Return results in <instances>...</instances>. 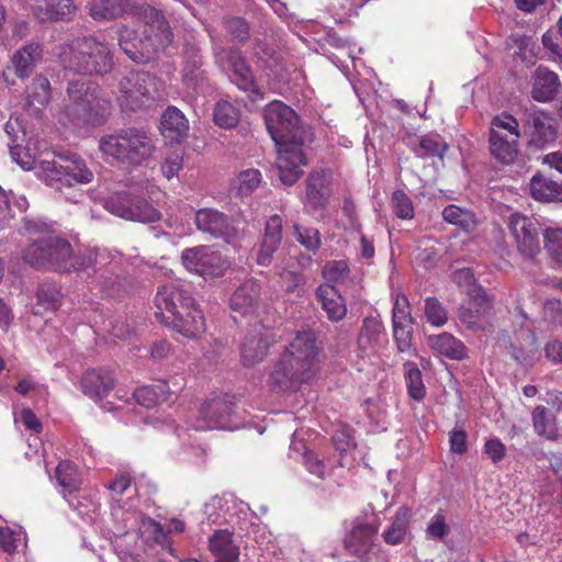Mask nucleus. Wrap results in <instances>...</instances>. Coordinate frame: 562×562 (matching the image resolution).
I'll use <instances>...</instances> for the list:
<instances>
[{
  "mask_svg": "<svg viewBox=\"0 0 562 562\" xmlns=\"http://www.w3.org/2000/svg\"><path fill=\"white\" fill-rule=\"evenodd\" d=\"M265 122L278 147L279 178L283 184L292 186L303 175L304 146L312 140L311 133L300 126L295 111L281 101H273L266 108Z\"/></svg>",
  "mask_w": 562,
  "mask_h": 562,
  "instance_id": "obj_1",
  "label": "nucleus"
},
{
  "mask_svg": "<svg viewBox=\"0 0 562 562\" xmlns=\"http://www.w3.org/2000/svg\"><path fill=\"white\" fill-rule=\"evenodd\" d=\"M111 102L102 89L90 80H72L66 88V98L55 111L56 121L67 128L97 127L109 116Z\"/></svg>",
  "mask_w": 562,
  "mask_h": 562,
  "instance_id": "obj_2",
  "label": "nucleus"
},
{
  "mask_svg": "<svg viewBox=\"0 0 562 562\" xmlns=\"http://www.w3.org/2000/svg\"><path fill=\"white\" fill-rule=\"evenodd\" d=\"M321 350L313 330L299 331L271 372V382L288 390L311 381L319 370Z\"/></svg>",
  "mask_w": 562,
  "mask_h": 562,
  "instance_id": "obj_3",
  "label": "nucleus"
},
{
  "mask_svg": "<svg viewBox=\"0 0 562 562\" xmlns=\"http://www.w3.org/2000/svg\"><path fill=\"white\" fill-rule=\"evenodd\" d=\"M156 317L187 338L204 331V317L188 286L170 282L158 288L154 300Z\"/></svg>",
  "mask_w": 562,
  "mask_h": 562,
  "instance_id": "obj_4",
  "label": "nucleus"
},
{
  "mask_svg": "<svg viewBox=\"0 0 562 562\" xmlns=\"http://www.w3.org/2000/svg\"><path fill=\"white\" fill-rule=\"evenodd\" d=\"M23 260L37 269L69 273L93 266L97 254L91 249L75 254L68 240L49 235L29 244L23 251Z\"/></svg>",
  "mask_w": 562,
  "mask_h": 562,
  "instance_id": "obj_5",
  "label": "nucleus"
},
{
  "mask_svg": "<svg viewBox=\"0 0 562 562\" xmlns=\"http://www.w3.org/2000/svg\"><path fill=\"white\" fill-rule=\"evenodd\" d=\"M140 14L145 21L144 36L131 27L123 26L119 33V45L132 60L146 63L171 43L173 34L158 9L143 4Z\"/></svg>",
  "mask_w": 562,
  "mask_h": 562,
  "instance_id": "obj_6",
  "label": "nucleus"
},
{
  "mask_svg": "<svg viewBox=\"0 0 562 562\" xmlns=\"http://www.w3.org/2000/svg\"><path fill=\"white\" fill-rule=\"evenodd\" d=\"M58 58L65 70L80 75H105L113 68L109 44L92 35L77 37L61 45Z\"/></svg>",
  "mask_w": 562,
  "mask_h": 562,
  "instance_id": "obj_7",
  "label": "nucleus"
},
{
  "mask_svg": "<svg viewBox=\"0 0 562 562\" xmlns=\"http://www.w3.org/2000/svg\"><path fill=\"white\" fill-rule=\"evenodd\" d=\"M99 149L106 161L139 166L153 156L155 143L146 130L126 127L101 137Z\"/></svg>",
  "mask_w": 562,
  "mask_h": 562,
  "instance_id": "obj_8",
  "label": "nucleus"
},
{
  "mask_svg": "<svg viewBox=\"0 0 562 562\" xmlns=\"http://www.w3.org/2000/svg\"><path fill=\"white\" fill-rule=\"evenodd\" d=\"M38 175L44 183L63 193L74 203L79 202L82 193L74 190L76 183L87 184L93 180V172L76 155L57 156L54 160H43L38 165Z\"/></svg>",
  "mask_w": 562,
  "mask_h": 562,
  "instance_id": "obj_9",
  "label": "nucleus"
},
{
  "mask_svg": "<svg viewBox=\"0 0 562 562\" xmlns=\"http://www.w3.org/2000/svg\"><path fill=\"white\" fill-rule=\"evenodd\" d=\"M519 123L515 116L501 113L491 121L488 147L492 157L499 164L513 165L519 157Z\"/></svg>",
  "mask_w": 562,
  "mask_h": 562,
  "instance_id": "obj_10",
  "label": "nucleus"
},
{
  "mask_svg": "<svg viewBox=\"0 0 562 562\" xmlns=\"http://www.w3.org/2000/svg\"><path fill=\"white\" fill-rule=\"evenodd\" d=\"M231 397H217L204 403L199 418L192 426L195 430H236L245 425L244 418L234 408Z\"/></svg>",
  "mask_w": 562,
  "mask_h": 562,
  "instance_id": "obj_11",
  "label": "nucleus"
},
{
  "mask_svg": "<svg viewBox=\"0 0 562 562\" xmlns=\"http://www.w3.org/2000/svg\"><path fill=\"white\" fill-rule=\"evenodd\" d=\"M381 526V519L372 509L371 513H364L351 521L350 529L345 536V549L355 557L363 558L374 551L378 543V531Z\"/></svg>",
  "mask_w": 562,
  "mask_h": 562,
  "instance_id": "obj_12",
  "label": "nucleus"
},
{
  "mask_svg": "<svg viewBox=\"0 0 562 562\" xmlns=\"http://www.w3.org/2000/svg\"><path fill=\"white\" fill-rule=\"evenodd\" d=\"M104 207L111 214L128 221L153 223L160 213L145 199L127 192H116L104 201Z\"/></svg>",
  "mask_w": 562,
  "mask_h": 562,
  "instance_id": "obj_13",
  "label": "nucleus"
},
{
  "mask_svg": "<svg viewBox=\"0 0 562 562\" xmlns=\"http://www.w3.org/2000/svg\"><path fill=\"white\" fill-rule=\"evenodd\" d=\"M181 260L187 270L204 278L222 276L228 268L222 254L210 246L187 248L181 254Z\"/></svg>",
  "mask_w": 562,
  "mask_h": 562,
  "instance_id": "obj_14",
  "label": "nucleus"
},
{
  "mask_svg": "<svg viewBox=\"0 0 562 562\" xmlns=\"http://www.w3.org/2000/svg\"><path fill=\"white\" fill-rule=\"evenodd\" d=\"M508 228L521 256L533 259L540 252V226L537 220L514 213L508 217Z\"/></svg>",
  "mask_w": 562,
  "mask_h": 562,
  "instance_id": "obj_15",
  "label": "nucleus"
},
{
  "mask_svg": "<svg viewBox=\"0 0 562 562\" xmlns=\"http://www.w3.org/2000/svg\"><path fill=\"white\" fill-rule=\"evenodd\" d=\"M194 223L200 232L222 239L227 244H233L240 237L239 229L235 226L234 221L216 209L204 207L198 210Z\"/></svg>",
  "mask_w": 562,
  "mask_h": 562,
  "instance_id": "obj_16",
  "label": "nucleus"
},
{
  "mask_svg": "<svg viewBox=\"0 0 562 562\" xmlns=\"http://www.w3.org/2000/svg\"><path fill=\"white\" fill-rule=\"evenodd\" d=\"M475 292L476 294H471L468 303L460 307L459 318L472 331H488L492 328V305L481 288Z\"/></svg>",
  "mask_w": 562,
  "mask_h": 562,
  "instance_id": "obj_17",
  "label": "nucleus"
},
{
  "mask_svg": "<svg viewBox=\"0 0 562 562\" xmlns=\"http://www.w3.org/2000/svg\"><path fill=\"white\" fill-rule=\"evenodd\" d=\"M151 78L144 71H128L119 82L117 100L122 108L134 110L149 92Z\"/></svg>",
  "mask_w": 562,
  "mask_h": 562,
  "instance_id": "obj_18",
  "label": "nucleus"
},
{
  "mask_svg": "<svg viewBox=\"0 0 562 562\" xmlns=\"http://www.w3.org/2000/svg\"><path fill=\"white\" fill-rule=\"evenodd\" d=\"M393 337L400 352H408L412 348L413 318L411 304L404 294L397 293L393 304Z\"/></svg>",
  "mask_w": 562,
  "mask_h": 562,
  "instance_id": "obj_19",
  "label": "nucleus"
},
{
  "mask_svg": "<svg viewBox=\"0 0 562 562\" xmlns=\"http://www.w3.org/2000/svg\"><path fill=\"white\" fill-rule=\"evenodd\" d=\"M218 64L222 69L228 74L232 82L240 90L251 95H259L252 72L239 52L232 49L223 50L222 55L218 57Z\"/></svg>",
  "mask_w": 562,
  "mask_h": 562,
  "instance_id": "obj_20",
  "label": "nucleus"
},
{
  "mask_svg": "<svg viewBox=\"0 0 562 562\" xmlns=\"http://www.w3.org/2000/svg\"><path fill=\"white\" fill-rule=\"evenodd\" d=\"M330 198L329 181L323 172H312L307 178L304 209L315 214L325 210Z\"/></svg>",
  "mask_w": 562,
  "mask_h": 562,
  "instance_id": "obj_21",
  "label": "nucleus"
},
{
  "mask_svg": "<svg viewBox=\"0 0 562 562\" xmlns=\"http://www.w3.org/2000/svg\"><path fill=\"white\" fill-rule=\"evenodd\" d=\"M282 231L283 223L279 215H272L267 220L262 241L257 254L259 266L268 267L272 262L273 255L282 241Z\"/></svg>",
  "mask_w": 562,
  "mask_h": 562,
  "instance_id": "obj_22",
  "label": "nucleus"
},
{
  "mask_svg": "<svg viewBox=\"0 0 562 562\" xmlns=\"http://www.w3.org/2000/svg\"><path fill=\"white\" fill-rule=\"evenodd\" d=\"M532 127L530 144L542 149L555 142L558 130L554 120L543 111H535L530 114Z\"/></svg>",
  "mask_w": 562,
  "mask_h": 562,
  "instance_id": "obj_23",
  "label": "nucleus"
},
{
  "mask_svg": "<svg viewBox=\"0 0 562 562\" xmlns=\"http://www.w3.org/2000/svg\"><path fill=\"white\" fill-rule=\"evenodd\" d=\"M113 372L106 369L88 370L82 380V392L94 401L101 400L114 386Z\"/></svg>",
  "mask_w": 562,
  "mask_h": 562,
  "instance_id": "obj_24",
  "label": "nucleus"
},
{
  "mask_svg": "<svg viewBox=\"0 0 562 562\" xmlns=\"http://www.w3.org/2000/svg\"><path fill=\"white\" fill-rule=\"evenodd\" d=\"M560 80L555 72L538 67L532 77L531 95L538 102L551 101L558 93Z\"/></svg>",
  "mask_w": 562,
  "mask_h": 562,
  "instance_id": "obj_25",
  "label": "nucleus"
},
{
  "mask_svg": "<svg viewBox=\"0 0 562 562\" xmlns=\"http://www.w3.org/2000/svg\"><path fill=\"white\" fill-rule=\"evenodd\" d=\"M260 285L254 280L243 283L231 297V307L241 315L251 314L259 306Z\"/></svg>",
  "mask_w": 562,
  "mask_h": 562,
  "instance_id": "obj_26",
  "label": "nucleus"
},
{
  "mask_svg": "<svg viewBox=\"0 0 562 562\" xmlns=\"http://www.w3.org/2000/svg\"><path fill=\"white\" fill-rule=\"evenodd\" d=\"M316 297L330 321L338 322L345 317L347 313L346 303L335 286L328 283L318 285Z\"/></svg>",
  "mask_w": 562,
  "mask_h": 562,
  "instance_id": "obj_27",
  "label": "nucleus"
},
{
  "mask_svg": "<svg viewBox=\"0 0 562 562\" xmlns=\"http://www.w3.org/2000/svg\"><path fill=\"white\" fill-rule=\"evenodd\" d=\"M42 56L43 49L40 44L29 43L22 46L11 58L15 75L21 79L29 78Z\"/></svg>",
  "mask_w": 562,
  "mask_h": 562,
  "instance_id": "obj_28",
  "label": "nucleus"
},
{
  "mask_svg": "<svg viewBox=\"0 0 562 562\" xmlns=\"http://www.w3.org/2000/svg\"><path fill=\"white\" fill-rule=\"evenodd\" d=\"M427 341L434 351L449 359L460 361L468 357L465 345L450 333L430 335Z\"/></svg>",
  "mask_w": 562,
  "mask_h": 562,
  "instance_id": "obj_29",
  "label": "nucleus"
},
{
  "mask_svg": "<svg viewBox=\"0 0 562 562\" xmlns=\"http://www.w3.org/2000/svg\"><path fill=\"white\" fill-rule=\"evenodd\" d=\"M228 530H217L209 539V549L216 557V562H238L239 549L234 543Z\"/></svg>",
  "mask_w": 562,
  "mask_h": 562,
  "instance_id": "obj_30",
  "label": "nucleus"
},
{
  "mask_svg": "<svg viewBox=\"0 0 562 562\" xmlns=\"http://www.w3.org/2000/svg\"><path fill=\"white\" fill-rule=\"evenodd\" d=\"M270 340L268 333L250 334L241 346V361L246 367L261 362L268 355Z\"/></svg>",
  "mask_w": 562,
  "mask_h": 562,
  "instance_id": "obj_31",
  "label": "nucleus"
},
{
  "mask_svg": "<svg viewBox=\"0 0 562 562\" xmlns=\"http://www.w3.org/2000/svg\"><path fill=\"white\" fill-rule=\"evenodd\" d=\"M531 420L537 436L550 441H557L560 438L557 417L546 406H536L531 413Z\"/></svg>",
  "mask_w": 562,
  "mask_h": 562,
  "instance_id": "obj_32",
  "label": "nucleus"
},
{
  "mask_svg": "<svg viewBox=\"0 0 562 562\" xmlns=\"http://www.w3.org/2000/svg\"><path fill=\"white\" fill-rule=\"evenodd\" d=\"M531 196L540 202H562V182L542 175H535L529 183Z\"/></svg>",
  "mask_w": 562,
  "mask_h": 562,
  "instance_id": "obj_33",
  "label": "nucleus"
},
{
  "mask_svg": "<svg viewBox=\"0 0 562 562\" xmlns=\"http://www.w3.org/2000/svg\"><path fill=\"white\" fill-rule=\"evenodd\" d=\"M161 133L170 142H180L189 131V123L180 110L169 106L161 116Z\"/></svg>",
  "mask_w": 562,
  "mask_h": 562,
  "instance_id": "obj_34",
  "label": "nucleus"
},
{
  "mask_svg": "<svg viewBox=\"0 0 562 562\" xmlns=\"http://www.w3.org/2000/svg\"><path fill=\"white\" fill-rule=\"evenodd\" d=\"M128 0H91L89 14L94 21H112L123 15Z\"/></svg>",
  "mask_w": 562,
  "mask_h": 562,
  "instance_id": "obj_35",
  "label": "nucleus"
},
{
  "mask_svg": "<svg viewBox=\"0 0 562 562\" xmlns=\"http://www.w3.org/2000/svg\"><path fill=\"white\" fill-rule=\"evenodd\" d=\"M44 2L45 7L37 4L34 8V14L40 21L64 20L75 11L72 0H44Z\"/></svg>",
  "mask_w": 562,
  "mask_h": 562,
  "instance_id": "obj_36",
  "label": "nucleus"
},
{
  "mask_svg": "<svg viewBox=\"0 0 562 562\" xmlns=\"http://www.w3.org/2000/svg\"><path fill=\"white\" fill-rule=\"evenodd\" d=\"M55 476L58 485L63 488L64 497L78 492L80 475L75 464L68 460L60 461L56 468Z\"/></svg>",
  "mask_w": 562,
  "mask_h": 562,
  "instance_id": "obj_37",
  "label": "nucleus"
},
{
  "mask_svg": "<svg viewBox=\"0 0 562 562\" xmlns=\"http://www.w3.org/2000/svg\"><path fill=\"white\" fill-rule=\"evenodd\" d=\"M52 98L49 80L44 76H36L27 92V102L34 106L36 111H41L46 106Z\"/></svg>",
  "mask_w": 562,
  "mask_h": 562,
  "instance_id": "obj_38",
  "label": "nucleus"
},
{
  "mask_svg": "<svg viewBox=\"0 0 562 562\" xmlns=\"http://www.w3.org/2000/svg\"><path fill=\"white\" fill-rule=\"evenodd\" d=\"M404 378L408 395L415 401H422L426 395V387L418 367L413 362H405Z\"/></svg>",
  "mask_w": 562,
  "mask_h": 562,
  "instance_id": "obj_39",
  "label": "nucleus"
},
{
  "mask_svg": "<svg viewBox=\"0 0 562 562\" xmlns=\"http://www.w3.org/2000/svg\"><path fill=\"white\" fill-rule=\"evenodd\" d=\"M213 119L215 124L220 127L231 130L237 126L240 113L239 110L228 101H220L214 108Z\"/></svg>",
  "mask_w": 562,
  "mask_h": 562,
  "instance_id": "obj_40",
  "label": "nucleus"
},
{
  "mask_svg": "<svg viewBox=\"0 0 562 562\" xmlns=\"http://www.w3.org/2000/svg\"><path fill=\"white\" fill-rule=\"evenodd\" d=\"M443 220L450 224L461 227L464 231H471L476 225L474 214L457 205H448L442 211Z\"/></svg>",
  "mask_w": 562,
  "mask_h": 562,
  "instance_id": "obj_41",
  "label": "nucleus"
},
{
  "mask_svg": "<svg viewBox=\"0 0 562 562\" xmlns=\"http://www.w3.org/2000/svg\"><path fill=\"white\" fill-rule=\"evenodd\" d=\"M293 235L301 246L313 254H315L322 245V236L317 228L293 224Z\"/></svg>",
  "mask_w": 562,
  "mask_h": 562,
  "instance_id": "obj_42",
  "label": "nucleus"
},
{
  "mask_svg": "<svg viewBox=\"0 0 562 562\" xmlns=\"http://www.w3.org/2000/svg\"><path fill=\"white\" fill-rule=\"evenodd\" d=\"M424 315L427 323L435 327H442L448 322L447 308L434 296L425 299Z\"/></svg>",
  "mask_w": 562,
  "mask_h": 562,
  "instance_id": "obj_43",
  "label": "nucleus"
},
{
  "mask_svg": "<svg viewBox=\"0 0 562 562\" xmlns=\"http://www.w3.org/2000/svg\"><path fill=\"white\" fill-rule=\"evenodd\" d=\"M447 145L441 140L439 135H425L419 139V144L415 149L418 157H439L442 158Z\"/></svg>",
  "mask_w": 562,
  "mask_h": 562,
  "instance_id": "obj_44",
  "label": "nucleus"
},
{
  "mask_svg": "<svg viewBox=\"0 0 562 562\" xmlns=\"http://www.w3.org/2000/svg\"><path fill=\"white\" fill-rule=\"evenodd\" d=\"M409 524V509L407 507H401L392 521L391 527H389V543L396 544L401 542L408 529Z\"/></svg>",
  "mask_w": 562,
  "mask_h": 562,
  "instance_id": "obj_45",
  "label": "nucleus"
},
{
  "mask_svg": "<svg viewBox=\"0 0 562 562\" xmlns=\"http://www.w3.org/2000/svg\"><path fill=\"white\" fill-rule=\"evenodd\" d=\"M262 175L258 169H246L238 173L236 188L240 195L251 194L261 183Z\"/></svg>",
  "mask_w": 562,
  "mask_h": 562,
  "instance_id": "obj_46",
  "label": "nucleus"
},
{
  "mask_svg": "<svg viewBox=\"0 0 562 562\" xmlns=\"http://www.w3.org/2000/svg\"><path fill=\"white\" fill-rule=\"evenodd\" d=\"M36 296L37 304L46 311H55L60 305L61 293L55 284H42Z\"/></svg>",
  "mask_w": 562,
  "mask_h": 562,
  "instance_id": "obj_47",
  "label": "nucleus"
},
{
  "mask_svg": "<svg viewBox=\"0 0 562 562\" xmlns=\"http://www.w3.org/2000/svg\"><path fill=\"white\" fill-rule=\"evenodd\" d=\"M139 538L145 542H156L160 543L165 539V532L162 527L149 517H144L140 519L138 527Z\"/></svg>",
  "mask_w": 562,
  "mask_h": 562,
  "instance_id": "obj_48",
  "label": "nucleus"
},
{
  "mask_svg": "<svg viewBox=\"0 0 562 562\" xmlns=\"http://www.w3.org/2000/svg\"><path fill=\"white\" fill-rule=\"evenodd\" d=\"M514 46V57L516 59H520L522 63L527 65H531L535 63L536 53L535 45L531 40L527 36H517L512 38Z\"/></svg>",
  "mask_w": 562,
  "mask_h": 562,
  "instance_id": "obj_49",
  "label": "nucleus"
},
{
  "mask_svg": "<svg viewBox=\"0 0 562 562\" xmlns=\"http://www.w3.org/2000/svg\"><path fill=\"white\" fill-rule=\"evenodd\" d=\"M349 274L350 270L345 260L329 261L323 268V276L327 281L345 283Z\"/></svg>",
  "mask_w": 562,
  "mask_h": 562,
  "instance_id": "obj_50",
  "label": "nucleus"
},
{
  "mask_svg": "<svg viewBox=\"0 0 562 562\" xmlns=\"http://www.w3.org/2000/svg\"><path fill=\"white\" fill-rule=\"evenodd\" d=\"M544 247L558 262L562 263V228L546 231Z\"/></svg>",
  "mask_w": 562,
  "mask_h": 562,
  "instance_id": "obj_51",
  "label": "nucleus"
},
{
  "mask_svg": "<svg viewBox=\"0 0 562 562\" xmlns=\"http://www.w3.org/2000/svg\"><path fill=\"white\" fill-rule=\"evenodd\" d=\"M508 352L513 359L524 367H532L539 359L540 352L537 347L531 346L527 350L512 345Z\"/></svg>",
  "mask_w": 562,
  "mask_h": 562,
  "instance_id": "obj_52",
  "label": "nucleus"
},
{
  "mask_svg": "<svg viewBox=\"0 0 562 562\" xmlns=\"http://www.w3.org/2000/svg\"><path fill=\"white\" fill-rule=\"evenodd\" d=\"M393 209L398 218L408 220L414 216L411 199L403 191H395L392 196Z\"/></svg>",
  "mask_w": 562,
  "mask_h": 562,
  "instance_id": "obj_53",
  "label": "nucleus"
},
{
  "mask_svg": "<svg viewBox=\"0 0 562 562\" xmlns=\"http://www.w3.org/2000/svg\"><path fill=\"white\" fill-rule=\"evenodd\" d=\"M132 476L127 472H120L114 480L109 483L108 488L114 501L119 502L122 495L131 487Z\"/></svg>",
  "mask_w": 562,
  "mask_h": 562,
  "instance_id": "obj_54",
  "label": "nucleus"
},
{
  "mask_svg": "<svg viewBox=\"0 0 562 562\" xmlns=\"http://www.w3.org/2000/svg\"><path fill=\"white\" fill-rule=\"evenodd\" d=\"M364 409L368 418L375 426L380 425L385 418L384 402L378 398H368L364 402Z\"/></svg>",
  "mask_w": 562,
  "mask_h": 562,
  "instance_id": "obj_55",
  "label": "nucleus"
},
{
  "mask_svg": "<svg viewBox=\"0 0 562 562\" xmlns=\"http://www.w3.org/2000/svg\"><path fill=\"white\" fill-rule=\"evenodd\" d=\"M483 452L494 464H496L506 456V446L501 441V439L494 437L485 441Z\"/></svg>",
  "mask_w": 562,
  "mask_h": 562,
  "instance_id": "obj_56",
  "label": "nucleus"
},
{
  "mask_svg": "<svg viewBox=\"0 0 562 562\" xmlns=\"http://www.w3.org/2000/svg\"><path fill=\"white\" fill-rule=\"evenodd\" d=\"M134 396L140 405L153 407L159 402L161 394L154 386H142L134 392Z\"/></svg>",
  "mask_w": 562,
  "mask_h": 562,
  "instance_id": "obj_57",
  "label": "nucleus"
},
{
  "mask_svg": "<svg viewBox=\"0 0 562 562\" xmlns=\"http://www.w3.org/2000/svg\"><path fill=\"white\" fill-rule=\"evenodd\" d=\"M227 32L237 41L243 42L249 36V27L245 20L233 18L226 22Z\"/></svg>",
  "mask_w": 562,
  "mask_h": 562,
  "instance_id": "obj_58",
  "label": "nucleus"
},
{
  "mask_svg": "<svg viewBox=\"0 0 562 562\" xmlns=\"http://www.w3.org/2000/svg\"><path fill=\"white\" fill-rule=\"evenodd\" d=\"M182 156L178 153L168 155L161 164V172L165 178L171 179L182 168Z\"/></svg>",
  "mask_w": 562,
  "mask_h": 562,
  "instance_id": "obj_59",
  "label": "nucleus"
},
{
  "mask_svg": "<svg viewBox=\"0 0 562 562\" xmlns=\"http://www.w3.org/2000/svg\"><path fill=\"white\" fill-rule=\"evenodd\" d=\"M445 516L436 514L427 526V535L432 539H442L448 533Z\"/></svg>",
  "mask_w": 562,
  "mask_h": 562,
  "instance_id": "obj_60",
  "label": "nucleus"
},
{
  "mask_svg": "<svg viewBox=\"0 0 562 562\" xmlns=\"http://www.w3.org/2000/svg\"><path fill=\"white\" fill-rule=\"evenodd\" d=\"M450 449L454 453L463 454L467 449V432L462 428L456 427L449 434Z\"/></svg>",
  "mask_w": 562,
  "mask_h": 562,
  "instance_id": "obj_61",
  "label": "nucleus"
},
{
  "mask_svg": "<svg viewBox=\"0 0 562 562\" xmlns=\"http://www.w3.org/2000/svg\"><path fill=\"white\" fill-rule=\"evenodd\" d=\"M19 533H15L9 528H0V547L5 552H14L18 548Z\"/></svg>",
  "mask_w": 562,
  "mask_h": 562,
  "instance_id": "obj_62",
  "label": "nucleus"
},
{
  "mask_svg": "<svg viewBox=\"0 0 562 562\" xmlns=\"http://www.w3.org/2000/svg\"><path fill=\"white\" fill-rule=\"evenodd\" d=\"M68 502V504L80 515L85 516L88 515L90 512H93L95 509V504L92 501H88L87 503H83L80 497L79 493L76 492L71 495H67L65 497Z\"/></svg>",
  "mask_w": 562,
  "mask_h": 562,
  "instance_id": "obj_63",
  "label": "nucleus"
},
{
  "mask_svg": "<svg viewBox=\"0 0 562 562\" xmlns=\"http://www.w3.org/2000/svg\"><path fill=\"white\" fill-rule=\"evenodd\" d=\"M544 356L552 363L562 362V340L554 339L546 344Z\"/></svg>",
  "mask_w": 562,
  "mask_h": 562,
  "instance_id": "obj_64",
  "label": "nucleus"
}]
</instances>
